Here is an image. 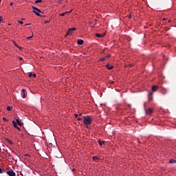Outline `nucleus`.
Segmentation results:
<instances>
[{"label":"nucleus","instance_id":"obj_1","mask_svg":"<svg viewBox=\"0 0 176 176\" xmlns=\"http://www.w3.org/2000/svg\"><path fill=\"white\" fill-rule=\"evenodd\" d=\"M83 118H84V120H83L84 124H85L86 126H90L92 122L91 118H90V116H86Z\"/></svg>","mask_w":176,"mask_h":176},{"label":"nucleus","instance_id":"obj_2","mask_svg":"<svg viewBox=\"0 0 176 176\" xmlns=\"http://www.w3.org/2000/svg\"><path fill=\"white\" fill-rule=\"evenodd\" d=\"M33 10V12L35 13V14H36V16H38V17H42V14H39V13H42V11H41V10H39V8L32 6Z\"/></svg>","mask_w":176,"mask_h":176},{"label":"nucleus","instance_id":"obj_3","mask_svg":"<svg viewBox=\"0 0 176 176\" xmlns=\"http://www.w3.org/2000/svg\"><path fill=\"white\" fill-rule=\"evenodd\" d=\"M76 29L75 28H72L69 29L67 32L66 36L67 35H72V33L74 32V31H76Z\"/></svg>","mask_w":176,"mask_h":176},{"label":"nucleus","instance_id":"obj_4","mask_svg":"<svg viewBox=\"0 0 176 176\" xmlns=\"http://www.w3.org/2000/svg\"><path fill=\"white\" fill-rule=\"evenodd\" d=\"M145 111L147 115H151V113L153 112V109H152L151 108H149L148 110L145 109Z\"/></svg>","mask_w":176,"mask_h":176},{"label":"nucleus","instance_id":"obj_5","mask_svg":"<svg viewBox=\"0 0 176 176\" xmlns=\"http://www.w3.org/2000/svg\"><path fill=\"white\" fill-rule=\"evenodd\" d=\"M7 174L8 176H15V173L13 172L12 170H8L7 172Z\"/></svg>","mask_w":176,"mask_h":176},{"label":"nucleus","instance_id":"obj_6","mask_svg":"<svg viewBox=\"0 0 176 176\" xmlns=\"http://www.w3.org/2000/svg\"><path fill=\"white\" fill-rule=\"evenodd\" d=\"M152 96H153V92H150L148 94V101H152L153 100V97H152Z\"/></svg>","mask_w":176,"mask_h":176},{"label":"nucleus","instance_id":"obj_7","mask_svg":"<svg viewBox=\"0 0 176 176\" xmlns=\"http://www.w3.org/2000/svg\"><path fill=\"white\" fill-rule=\"evenodd\" d=\"M21 94H22V98H25V89H22Z\"/></svg>","mask_w":176,"mask_h":176},{"label":"nucleus","instance_id":"obj_8","mask_svg":"<svg viewBox=\"0 0 176 176\" xmlns=\"http://www.w3.org/2000/svg\"><path fill=\"white\" fill-rule=\"evenodd\" d=\"M106 67H107V69H110V70L113 69V66L109 64L107 65Z\"/></svg>","mask_w":176,"mask_h":176},{"label":"nucleus","instance_id":"obj_9","mask_svg":"<svg viewBox=\"0 0 176 176\" xmlns=\"http://www.w3.org/2000/svg\"><path fill=\"white\" fill-rule=\"evenodd\" d=\"M96 36H98V38H103V36H105V33L102 34H96Z\"/></svg>","mask_w":176,"mask_h":176},{"label":"nucleus","instance_id":"obj_10","mask_svg":"<svg viewBox=\"0 0 176 176\" xmlns=\"http://www.w3.org/2000/svg\"><path fill=\"white\" fill-rule=\"evenodd\" d=\"M98 144L100 146H102L105 144V142L101 141L100 140H98Z\"/></svg>","mask_w":176,"mask_h":176},{"label":"nucleus","instance_id":"obj_11","mask_svg":"<svg viewBox=\"0 0 176 176\" xmlns=\"http://www.w3.org/2000/svg\"><path fill=\"white\" fill-rule=\"evenodd\" d=\"M169 164H176V160L172 159L168 161Z\"/></svg>","mask_w":176,"mask_h":176},{"label":"nucleus","instance_id":"obj_12","mask_svg":"<svg viewBox=\"0 0 176 176\" xmlns=\"http://www.w3.org/2000/svg\"><path fill=\"white\" fill-rule=\"evenodd\" d=\"M157 89H158L157 86L154 85L152 87L151 90H153V91H156V90H157Z\"/></svg>","mask_w":176,"mask_h":176},{"label":"nucleus","instance_id":"obj_13","mask_svg":"<svg viewBox=\"0 0 176 176\" xmlns=\"http://www.w3.org/2000/svg\"><path fill=\"white\" fill-rule=\"evenodd\" d=\"M12 124H13V126H14V127L15 128V129H17V122H16V121H14V120H13L12 121Z\"/></svg>","mask_w":176,"mask_h":176},{"label":"nucleus","instance_id":"obj_14","mask_svg":"<svg viewBox=\"0 0 176 176\" xmlns=\"http://www.w3.org/2000/svg\"><path fill=\"white\" fill-rule=\"evenodd\" d=\"M83 40H78L77 43L78 45H83Z\"/></svg>","mask_w":176,"mask_h":176},{"label":"nucleus","instance_id":"obj_15","mask_svg":"<svg viewBox=\"0 0 176 176\" xmlns=\"http://www.w3.org/2000/svg\"><path fill=\"white\" fill-rule=\"evenodd\" d=\"M67 13H71V11L60 14V16H61L63 17V16H65V14H67Z\"/></svg>","mask_w":176,"mask_h":176},{"label":"nucleus","instance_id":"obj_16","mask_svg":"<svg viewBox=\"0 0 176 176\" xmlns=\"http://www.w3.org/2000/svg\"><path fill=\"white\" fill-rule=\"evenodd\" d=\"M92 160L94 161V162L98 161V157H96V156H94V157H92Z\"/></svg>","mask_w":176,"mask_h":176},{"label":"nucleus","instance_id":"obj_17","mask_svg":"<svg viewBox=\"0 0 176 176\" xmlns=\"http://www.w3.org/2000/svg\"><path fill=\"white\" fill-rule=\"evenodd\" d=\"M16 120V124H19V126H21V122H20V120Z\"/></svg>","mask_w":176,"mask_h":176},{"label":"nucleus","instance_id":"obj_18","mask_svg":"<svg viewBox=\"0 0 176 176\" xmlns=\"http://www.w3.org/2000/svg\"><path fill=\"white\" fill-rule=\"evenodd\" d=\"M42 3V0H36L35 1V3Z\"/></svg>","mask_w":176,"mask_h":176},{"label":"nucleus","instance_id":"obj_19","mask_svg":"<svg viewBox=\"0 0 176 176\" xmlns=\"http://www.w3.org/2000/svg\"><path fill=\"white\" fill-rule=\"evenodd\" d=\"M7 111H12V107H10V106H8Z\"/></svg>","mask_w":176,"mask_h":176},{"label":"nucleus","instance_id":"obj_20","mask_svg":"<svg viewBox=\"0 0 176 176\" xmlns=\"http://www.w3.org/2000/svg\"><path fill=\"white\" fill-rule=\"evenodd\" d=\"M8 142L10 144V145H13V142L10 140H7Z\"/></svg>","mask_w":176,"mask_h":176},{"label":"nucleus","instance_id":"obj_21","mask_svg":"<svg viewBox=\"0 0 176 176\" xmlns=\"http://www.w3.org/2000/svg\"><path fill=\"white\" fill-rule=\"evenodd\" d=\"M109 57H111V54H107V55H106L104 58H109Z\"/></svg>","mask_w":176,"mask_h":176},{"label":"nucleus","instance_id":"obj_22","mask_svg":"<svg viewBox=\"0 0 176 176\" xmlns=\"http://www.w3.org/2000/svg\"><path fill=\"white\" fill-rule=\"evenodd\" d=\"M100 61H105V58H100Z\"/></svg>","mask_w":176,"mask_h":176},{"label":"nucleus","instance_id":"obj_23","mask_svg":"<svg viewBox=\"0 0 176 176\" xmlns=\"http://www.w3.org/2000/svg\"><path fill=\"white\" fill-rule=\"evenodd\" d=\"M33 76V74L31 72L29 73V74H28L29 78H31V76Z\"/></svg>","mask_w":176,"mask_h":176},{"label":"nucleus","instance_id":"obj_24","mask_svg":"<svg viewBox=\"0 0 176 176\" xmlns=\"http://www.w3.org/2000/svg\"><path fill=\"white\" fill-rule=\"evenodd\" d=\"M3 122H8V119H6V118H3Z\"/></svg>","mask_w":176,"mask_h":176},{"label":"nucleus","instance_id":"obj_25","mask_svg":"<svg viewBox=\"0 0 176 176\" xmlns=\"http://www.w3.org/2000/svg\"><path fill=\"white\" fill-rule=\"evenodd\" d=\"M18 23H19V24H23V21H18Z\"/></svg>","mask_w":176,"mask_h":176},{"label":"nucleus","instance_id":"obj_26","mask_svg":"<svg viewBox=\"0 0 176 176\" xmlns=\"http://www.w3.org/2000/svg\"><path fill=\"white\" fill-rule=\"evenodd\" d=\"M19 60L20 61H23V58H22V57H19Z\"/></svg>","mask_w":176,"mask_h":176},{"label":"nucleus","instance_id":"obj_27","mask_svg":"<svg viewBox=\"0 0 176 176\" xmlns=\"http://www.w3.org/2000/svg\"><path fill=\"white\" fill-rule=\"evenodd\" d=\"M31 38H32V36L27 37V39H31Z\"/></svg>","mask_w":176,"mask_h":176},{"label":"nucleus","instance_id":"obj_28","mask_svg":"<svg viewBox=\"0 0 176 176\" xmlns=\"http://www.w3.org/2000/svg\"><path fill=\"white\" fill-rule=\"evenodd\" d=\"M74 116H75V118H78V116H79V115H78V114H74Z\"/></svg>","mask_w":176,"mask_h":176},{"label":"nucleus","instance_id":"obj_29","mask_svg":"<svg viewBox=\"0 0 176 176\" xmlns=\"http://www.w3.org/2000/svg\"><path fill=\"white\" fill-rule=\"evenodd\" d=\"M77 120L80 121V120H82V118H77Z\"/></svg>","mask_w":176,"mask_h":176},{"label":"nucleus","instance_id":"obj_30","mask_svg":"<svg viewBox=\"0 0 176 176\" xmlns=\"http://www.w3.org/2000/svg\"><path fill=\"white\" fill-rule=\"evenodd\" d=\"M10 6H13V5H14L13 2H11V3H10Z\"/></svg>","mask_w":176,"mask_h":176},{"label":"nucleus","instance_id":"obj_31","mask_svg":"<svg viewBox=\"0 0 176 176\" xmlns=\"http://www.w3.org/2000/svg\"><path fill=\"white\" fill-rule=\"evenodd\" d=\"M2 173H3L2 169L0 168V174H2Z\"/></svg>","mask_w":176,"mask_h":176},{"label":"nucleus","instance_id":"obj_32","mask_svg":"<svg viewBox=\"0 0 176 176\" xmlns=\"http://www.w3.org/2000/svg\"><path fill=\"white\" fill-rule=\"evenodd\" d=\"M32 76H34V78H36V74H34Z\"/></svg>","mask_w":176,"mask_h":176},{"label":"nucleus","instance_id":"obj_33","mask_svg":"<svg viewBox=\"0 0 176 176\" xmlns=\"http://www.w3.org/2000/svg\"><path fill=\"white\" fill-rule=\"evenodd\" d=\"M2 21V16H0V23Z\"/></svg>","mask_w":176,"mask_h":176},{"label":"nucleus","instance_id":"obj_34","mask_svg":"<svg viewBox=\"0 0 176 176\" xmlns=\"http://www.w3.org/2000/svg\"><path fill=\"white\" fill-rule=\"evenodd\" d=\"M46 156H47V157H43V158H45V159H47V157H48V155H46Z\"/></svg>","mask_w":176,"mask_h":176},{"label":"nucleus","instance_id":"obj_35","mask_svg":"<svg viewBox=\"0 0 176 176\" xmlns=\"http://www.w3.org/2000/svg\"><path fill=\"white\" fill-rule=\"evenodd\" d=\"M17 130H19L20 131V128L19 126H17Z\"/></svg>","mask_w":176,"mask_h":176},{"label":"nucleus","instance_id":"obj_36","mask_svg":"<svg viewBox=\"0 0 176 176\" xmlns=\"http://www.w3.org/2000/svg\"><path fill=\"white\" fill-rule=\"evenodd\" d=\"M73 172H76V169L75 168H73Z\"/></svg>","mask_w":176,"mask_h":176},{"label":"nucleus","instance_id":"obj_37","mask_svg":"<svg viewBox=\"0 0 176 176\" xmlns=\"http://www.w3.org/2000/svg\"><path fill=\"white\" fill-rule=\"evenodd\" d=\"M25 25H30V23H26Z\"/></svg>","mask_w":176,"mask_h":176},{"label":"nucleus","instance_id":"obj_38","mask_svg":"<svg viewBox=\"0 0 176 176\" xmlns=\"http://www.w3.org/2000/svg\"><path fill=\"white\" fill-rule=\"evenodd\" d=\"M78 116H82V113H80V114L78 115Z\"/></svg>","mask_w":176,"mask_h":176},{"label":"nucleus","instance_id":"obj_39","mask_svg":"<svg viewBox=\"0 0 176 176\" xmlns=\"http://www.w3.org/2000/svg\"><path fill=\"white\" fill-rule=\"evenodd\" d=\"M168 23H171V20H168Z\"/></svg>","mask_w":176,"mask_h":176},{"label":"nucleus","instance_id":"obj_40","mask_svg":"<svg viewBox=\"0 0 176 176\" xmlns=\"http://www.w3.org/2000/svg\"><path fill=\"white\" fill-rule=\"evenodd\" d=\"M146 104V103H144V106L145 107Z\"/></svg>","mask_w":176,"mask_h":176},{"label":"nucleus","instance_id":"obj_41","mask_svg":"<svg viewBox=\"0 0 176 176\" xmlns=\"http://www.w3.org/2000/svg\"><path fill=\"white\" fill-rule=\"evenodd\" d=\"M23 156L26 157V156H30V155H23Z\"/></svg>","mask_w":176,"mask_h":176},{"label":"nucleus","instance_id":"obj_42","mask_svg":"<svg viewBox=\"0 0 176 176\" xmlns=\"http://www.w3.org/2000/svg\"><path fill=\"white\" fill-rule=\"evenodd\" d=\"M111 83H114V82H111Z\"/></svg>","mask_w":176,"mask_h":176},{"label":"nucleus","instance_id":"obj_43","mask_svg":"<svg viewBox=\"0 0 176 176\" xmlns=\"http://www.w3.org/2000/svg\"><path fill=\"white\" fill-rule=\"evenodd\" d=\"M163 20H166V19H164Z\"/></svg>","mask_w":176,"mask_h":176}]
</instances>
